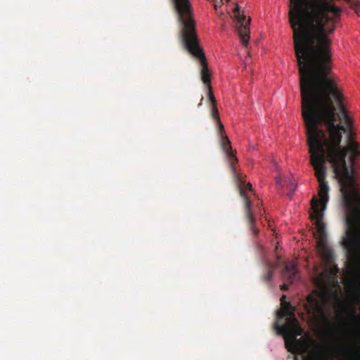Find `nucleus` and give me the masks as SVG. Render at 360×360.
Returning a JSON list of instances; mask_svg holds the SVG:
<instances>
[{"instance_id": "12", "label": "nucleus", "mask_w": 360, "mask_h": 360, "mask_svg": "<svg viewBox=\"0 0 360 360\" xmlns=\"http://www.w3.org/2000/svg\"><path fill=\"white\" fill-rule=\"evenodd\" d=\"M212 1L214 2V8H215L216 11H217V7L221 6L224 0H212ZM226 1L228 2L230 0H226Z\"/></svg>"}, {"instance_id": "4", "label": "nucleus", "mask_w": 360, "mask_h": 360, "mask_svg": "<svg viewBox=\"0 0 360 360\" xmlns=\"http://www.w3.org/2000/svg\"><path fill=\"white\" fill-rule=\"evenodd\" d=\"M319 184L320 185L319 182ZM328 191H329V189ZM319 195L320 198L319 200L315 198L311 200V205L313 212L311 214V217L312 219L315 220L316 232L314 233V236L316 238L317 247L321 252L323 257L328 260H330L333 257V253L326 243V232L325 230V224L322 221L323 211L326 208V203L328 201V191H327L326 202L323 201L321 197L320 189L319 190Z\"/></svg>"}, {"instance_id": "15", "label": "nucleus", "mask_w": 360, "mask_h": 360, "mask_svg": "<svg viewBox=\"0 0 360 360\" xmlns=\"http://www.w3.org/2000/svg\"><path fill=\"white\" fill-rule=\"evenodd\" d=\"M288 284H286V283H284L282 286H281V290H286L288 289Z\"/></svg>"}, {"instance_id": "8", "label": "nucleus", "mask_w": 360, "mask_h": 360, "mask_svg": "<svg viewBox=\"0 0 360 360\" xmlns=\"http://www.w3.org/2000/svg\"><path fill=\"white\" fill-rule=\"evenodd\" d=\"M283 276L292 283L297 278L298 271L294 262H285L282 271Z\"/></svg>"}, {"instance_id": "1", "label": "nucleus", "mask_w": 360, "mask_h": 360, "mask_svg": "<svg viewBox=\"0 0 360 360\" xmlns=\"http://www.w3.org/2000/svg\"><path fill=\"white\" fill-rule=\"evenodd\" d=\"M288 18L300 75L302 117L309 162L326 202L328 162L335 178L360 170V143L342 96L330 75L331 39L340 8L328 0L290 4Z\"/></svg>"}, {"instance_id": "13", "label": "nucleus", "mask_w": 360, "mask_h": 360, "mask_svg": "<svg viewBox=\"0 0 360 360\" xmlns=\"http://www.w3.org/2000/svg\"><path fill=\"white\" fill-rule=\"evenodd\" d=\"M276 182L278 186H280L281 188H283V185L282 184V179L281 176H276Z\"/></svg>"}, {"instance_id": "6", "label": "nucleus", "mask_w": 360, "mask_h": 360, "mask_svg": "<svg viewBox=\"0 0 360 360\" xmlns=\"http://www.w3.org/2000/svg\"><path fill=\"white\" fill-rule=\"evenodd\" d=\"M233 18L237 22V30L239 37L244 46H247L250 39V18L246 20V16L240 14L238 5H236L233 11Z\"/></svg>"}, {"instance_id": "10", "label": "nucleus", "mask_w": 360, "mask_h": 360, "mask_svg": "<svg viewBox=\"0 0 360 360\" xmlns=\"http://www.w3.org/2000/svg\"><path fill=\"white\" fill-rule=\"evenodd\" d=\"M281 264V259L280 256L276 255V261L274 263L268 262L266 265L268 266V270L266 274L264 275V279L266 281L269 282L272 280L273 278V271L274 269L278 268Z\"/></svg>"}, {"instance_id": "11", "label": "nucleus", "mask_w": 360, "mask_h": 360, "mask_svg": "<svg viewBox=\"0 0 360 360\" xmlns=\"http://www.w3.org/2000/svg\"><path fill=\"white\" fill-rule=\"evenodd\" d=\"M285 182L287 184L288 189L289 190V192L288 193L287 195L290 198H291L296 188L295 181L294 179L289 177L288 180H285Z\"/></svg>"}, {"instance_id": "16", "label": "nucleus", "mask_w": 360, "mask_h": 360, "mask_svg": "<svg viewBox=\"0 0 360 360\" xmlns=\"http://www.w3.org/2000/svg\"><path fill=\"white\" fill-rule=\"evenodd\" d=\"M202 101H203V97H202V98H201V99H200V103L198 104V106H200V105H202Z\"/></svg>"}, {"instance_id": "7", "label": "nucleus", "mask_w": 360, "mask_h": 360, "mask_svg": "<svg viewBox=\"0 0 360 360\" xmlns=\"http://www.w3.org/2000/svg\"><path fill=\"white\" fill-rule=\"evenodd\" d=\"M307 302L305 304V309L307 313L311 315L314 319H321L330 325V321L326 316L324 310V303L321 302L317 297L310 295L307 298Z\"/></svg>"}, {"instance_id": "2", "label": "nucleus", "mask_w": 360, "mask_h": 360, "mask_svg": "<svg viewBox=\"0 0 360 360\" xmlns=\"http://www.w3.org/2000/svg\"><path fill=\"white\" fill-rule=\"evenodd\" d=\"M172 1L179 20L182 26L181 34L184 46L192 56L198 60L200 65L201 79L207 88V97L211 103V115L216 122L218 134L221 138V147L229 159L232 175L236 181L240 195L243 200L245 214L249 229L254 235H257L259 233V229L255 226V219L252 214V201L250 195L248 194V193L252 192V186L250 183L245 184V176L237 170L238 158L236 155V151L232 149L229 137L224 134V127L220 121L219 113L217 108V101L212 91L208 63L205 53L199 45L195 30V22L192 16L191 4L189 0H172Z\"/></svg>"}, {"instance_id": "9", "label": "nucleus", "mask_w": 360, "mask_h": 360, "mask_svg": "<svg viewBox=\"0 0 360 360\" xmlns=\"http://www.w3.org/2000/svg\"><path fill=\"white\" fill-rule=\"evenodd\" d=\"M343 356L345 360H360V346L355 345L346 348Z\"/></svg>"}, {"instance_id": "5", "label": "nucleus", "mask_w": 360, "mask_h": 360, "mask_svg": "<svg viewBox=\"0 0 360 360\" xmlns=\"http://www.w3.org/2000/svg\"><path fill=\"white\" fill-rule=\"evenodd\" d=\"M340 187L344 206L348 210L354 211L356 226L360 231V193L355 176L335 178Z\"/></svg>"}, {"instance_id": "3", "label": "nucleus", "mask_w": 360, "mask_h": 360, "mask_svg": "<svg viewBox=\"0 0 360 360\" xmlns=\"http://www.w3.org/2000/svg\"><path fill=\"white\" fill-rule=\"evenodd\" d=\"M281 309L278 312V317L285 319L286 323L281 326L276 323V328L278 333L284 335L288 351L304 355V360H328L319 350L311 351V340L297 338L303 331L295 317L292 306L285 300V295L281 297Z\"/></svg>"}, {"instance_id": "14", "label": "nucleus", "mask_w": 360, "mask_h": 360, "mask_svg": "<svg viewBox=\"0 0 360 360\" xmlns=\"http://www.w3.org/2000/svg\"><path fill=\"white\" fill-rule=\"evenodd\" d=\"M349 314L353 317H356L355 315V308L354 307H352Z\"/></svg>"}]
</instances>
